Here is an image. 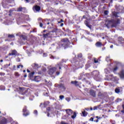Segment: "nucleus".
Returning <instances> with one entry per match:
<instances>
[{
  "label": "nucleus",
  "instance_id": "f257e3e1",
  "mask_svg": "<svg viewBox=\"0 0 124 124\" xmlns=\"http://www.w3.org/2000/svg\"><path fill=\"white\" fill-rule=\"evenodd\" d=\"M105 25L108 29L111 27V28H116L118 25H120V21L119 19H117L116 20L111 19L109 20L108 19H106L105 21Z\"/></svg>",
  "mask_w": 124,
  "mask_h": 124
},
{
  "label": "nucleus",
  "instance_id": "f03ea898",
  "mask_svg": "<svg viewBox=\"0 0 124 124\" xmlns=\"http://www.w3.org/2000/svg\"><path fill=\"white\" fill-rule=\"evenodd\" d=\"M68 45H69V41L66 38L62 39L59 44L60 47H63L64 49L68 47Z\"/></svg>",
  "mask_w": 124,
  "mask_h": 124
},
{
  "label": "nucleus",
  "instance_id": "7ed1b4c3",
  "mask_svg": "<svg viewBox=\"0 0 124 124\" xmlns=\"http://www.w3.org/2000/svg\"><path fill=\"white\" fill-rule=\"evenodd\" d=\"M57 71V68L56 67H53L49 69L48 71V74L49 75H53L55 72Z\"/></svg>",
  "mask_w": 124,
  "mask_h": 124
},
{
  "label": "nucleus",
  "instance_id": "20e7f679",
  "mask_svg": "<svg viewBox=\"0 0 124 124\" xmlns=\"http://www.w3.org/2000/svg\"><path fill=\"white\" fill-rule=\"evenodd\" d=\"M41 9V8L40 7V6L38 5H35L33 7V10L34 12H39Z\"/></svg>",
  "mask_w": 124,
  "mask_h": 124
},
{
  "label": "nucleus",
  "instance_id": "39448f33",
  "mask_svg": "<svg viewBox=\"0 0 124 124\" xmlns=\"http://www.w3.org/2000/svg\"><path fill=\"white\" fill-rule=\"evenodd\" d=\"M23 115L25 117H27V116H29L30 115V112H29L27 110V106H25L24 108L23 109Z\"/></svg>",
  "mask_w": 124,
  "mask_h": 124
},
{
  "label": "nucleus",
  "instance_id": "423d86ee",
  "mask_svg": "<svg viewBox=\"0 0 124 124\" xmlns=\"http://www.w3.org/2000/svg\"><path fill=\"white\" fill-rule=\"evenodd\" d=\"M123 41H124V39L122 37H119L118 38V44L116 43V45L117 46H119L120 44H122V43H124Z\"/></svg>",
  "mask_w": 124,
  "mask_h": 124
},
{
  "label": "nucleus",
  "instance_id": "0eeeda50",
  "mask_svg": "<svg viewBox=\"0 0 124 124\" xmlns=\"http://www.w3.org/2000/svg\"><path fill=\"white\" fill-rule=\"evenodd\" d=\"M119 75L121 79H124V70H122Z\"/></svg>",
  "mask_w": 124,
  "mask_h": 124
},
{
  "label": "nucleus",
  "instance_id": "6e6552de",
  "mask_svg": "<svg viewBox=\"0 0 124 124\" xmlns=\"http://www.w3.org/2000/svg\"><path fill=\"white\" fill-rule=\"evenodd\" d=\"M18 52L16 50H12L11 53H9L10 56H16L17 55Z\"/></svg>",
  "mask_w": 124,
  "mask_h": 124
},
{
  "label": "nucleus",
  "instance_id": "1a4fd4ad",
  "mask_svg": "<svg viewBox=\"0 0 124 124\" xmlns=\"http://www.w3.org/2000/svg\"><path fill=\"white\" fill-rule=\"evenodd\" d=\"M68 116H71L72 114H73V111L70 109L65 110Z\"/></svg>",
  "mask_w": 124,
  "mask_h": 124
},
{
  "label": "nucleus",
  "instance_id": "9d476101",
  "mask_svg": "<svg viewBox=\"0 0 124 124\" xmlns=\"http://www.w3.org/2000/svg\"><path fill=\"white\" fill-rule=\"evenodd\" d=\"M41 80V77L39 76H35L34 78L35 82H39Z\"/></svg>",
  "mask_w": 124,
  "mask_h": 124
},
{
  "label": "nucleus",
  "instance_id": "9b49d317",
  "mask_svg": "<svg viewBox=\"0 0 124 124\" xmlns=\"http://www.w3.org/2000/svg\"><path fill=\"white\" fill-rule=\"evenodd\" d=\"M17 11L18 12H20V11H22V12H25V11H26V8L20 7L17 9Z\"/></svg>",
  "mask_w": 124,
  "mask_h": 124
},
{
  "label": "nucleus",
  "instance_id": "f8f14e48",
  "mask_svg": "<svg viewBox=\"0 0 124 124\" xmlns=\"http://www.w3.org/2000/svg\"><path fill=\"white\" fill-rule=\"evenodd\" d=\"M20 38H22V39H23V40H27L28 39V37H27V36L24 35H21L20 36Z\"/></svg>",
  "mask_w": 124,
  "mask_h": 124
},
{
  "label": "nucleus",
  "instance_id": "ddd939ff",
  "mask_svg": "<svg viewBox=\"0 0 124 124\" xmlns=\"http://www.w3.org/2000/svg\"><path fill=\"white\" fill-rule=\"evenodd\" d=\"M50 33H51V32L46 33V34H43V36L44 37H45V38H47V37H49V36H50Z\"/></svg>",
  "mask_w": 124,
  "mask_h": 124
},
{
  "label": "nucleus",
  "instance_id": "4468645a",
  "mask_svg": "<svg viewBox=\"0 0 124 124\" xmlns=\"http://www.w3.org/2000/svg\"><path fill=\"white\" fill-rule=\"evenodd\" d=\"M90 94L94 97L95 96V92L93 90L90 91Z\"/></svg>",
  "mask_w": 124,
  "mask_h": 124
},
{
  "label": "nucleus",
  "instance_id": "2eb2a0df",
  "mask_svg": "<svg viewBox=\"0 0 124 124\" xmlns=\"http://www.w3.org/2000/svg\"><path fill=\"white\" fill-rule=\"evenodd\" d=\"M118 14H119L118 12H112V15L113 16H114V17H119V16H118Z\"/></svg>",
  "mask_w": 124,
  "mask_h": 124
},
{
  "label": "nucleus",
  "instance_id": "dca6fc26",
  "mask_svg": "<svg viewBox=\"0 0 124 124\" xmlns=\"http://www.w3.org/2000/svg\"><path fill=\"white\" fill-rule=\"evenodd\" d=\"M33 75H34V72H32L29 74V77L30 78V79H31V78L33 77Z\"/></svg>",
  "mask_w": 124,
  "mask_h": 124
},
{
  "label": "nucleus",
  "instance_id": "f3484780",
  "mask_svg": "<svg viewBox=\"0 0 124 124\" xmlns=\"http://www.w3.org/2000/svg\"><path fill=\"white\" fill-rule=\"evenodd\" d=\"M96 46L97 47H100V46H102V44L101 42H98L96 43Z\"/></svg>",
  "mask_w": 124,
  "mask_h": 124
},
{
  "label": "nucleus",
  "instance_id": "a211bd4d",
  "mask_svg": "<svg viewBox=\"0 0 124 124\" xmlns=\"http://www.w3.org/2000/svg\"><path fill=\"white\" fill-rule=\"evenodd\" d=\"M71 84H73L74 85H75V86H79L78 84V82L77 81H71Z\"/></svg>",
  "mask_w": 124,
  "mask_h": 124
},
{
  "label": "nucleus",
  "instance_id": "6ab92c4d",
  "mask_svg": "<svg viewBox=\"0 0 124 124\" xmlns=\"http://www.w3.org/2000/svg\"><path fill=\"white\" fill-rule=\"evenodd\" d=\"M111 80L112 81H118L119 80V78L116 77H112V78H111Z\"/></svg>",
  "mask_w": 124,
  "mask_h": 124
},
{
  "label": "nucleus",
  "instance_id": "aec40b11",
  "mask_svg": "<svg viewBox=\"0 0 124 124\" xmlns=\"http://www.w3.org/2000/svg\"><path fill=\"white\" fill-rule=\"evenodd\" d=\"M61 66H62V63H60L56 65V67H59V69H62Z\"/></svg>",
  "mask_w": 124,
  "mask_h": 124
},
{
  "label": "nucleus",
  "instance_id": "412c9836",
  "mask_svg": "<svg viewBox=\"0 0 124 124\" xmlns=\"http://www.w3.org/2000/svg\"><path fill=\"white\" fill-rule=\"evenodd\" d=\"M32 66L34 68H38V64L36 63H34L32 64Z\"/></svg>",
  "mask_w": 124,
  "mask_h": 124
},
{
  "label": "nucleus",
  "instance_id": "4be33fe9",
  "mask_svg": "<svg viewBox=\"0 0 124 124\" xmlns=\"http://www.w3.org/2000/svg\"><path fill=\"white\" fill-rule=\"evenodd\" d=\"M82 114L83 117H86V116L88 115V112H86V111L84 110V111L82 112Z\"/></svg>",
  "mask_w": 124,
  "mask_h": 124
},
{
  "label": "nucleus",
  "instance_id": "5701e85b",
  "mask_svg": "<svg viewBox=\"0 0 124 124\" xmlns=\"http://www.w3.org/2000/svg\"><path fill=\"white\" fill-rule=\"evenodd\" d=\"M89 121H91V122H95L96 123H98V119H97L96 121L94 120L93 121V118L91 117Z\"/></svg>",
  "mask_w": 124,
  "mask_h": 124
},
{
  "label": "nucleus",
  "instance_id": "b1692460",
  "mask_svg": "<svg viewBox=\"0 0 124 124\" xmlns=\"http://www.w3.org/2000/svg\"><path fill=\"white\" fill-rule=\"evenodd\" d=\"M8 38H14L15 36L13 34H8Z\"/></svg>",
  "mask_w": 124,
  "mask_h": 124
},
{
  "label": "nucleus",
  "instance_id": "393cba45",
  "mask_svg": "<svg viewBox=\"0 0 124 124\" xmlns=\"http://www.w3.org/2000/svg\"><path fill=\"white\" fill-rule=\"evenodd\" d=\"M77 113L76 112H74L73 115L71 116L72 119H75L76 118Z\"/></svg>",
  "mask_w": 124,
  "mask_h": 124
},
{
  "label": "nucleus",
  "instance_id": "a878e982",
  "mask_svg": "<svg viewBox=\"0 0 124 124\" xmlns=\"http://www.w3.org/2000/svg\"><path fill=\"white\" fill-rule=\"evenodd\" d=\"M49 102H45L44 103V107H46V106H48V104H49Z\"/></svg>",
  "mask_w": 124,
  "mask_h": 124
},
{
  "label": "nucleus",
  "instance_id": "bb28decb",
  "mask_svg": "<svg viewBox=\"0 0 124 124\" xmlns=\"http://www.w3.org/2000/svg\"><path fill=\"white\" fill-rule=\"evenodd\" d=\"M118 69H119V68L118 67H115L114 68H113V72L115 73L116 72V71H117V70H118Z\"/></svg>",
  "mask_w": 124,
  "mask_h": 124
},
{
  "label": "nucleus",
  "instance_id": "cd10ccee",
  "mask_svg": "<svg viewBox=\"0 0 124 124\" xmlns=\"http://www.w3.org/2000/svg\"><path fill=\"white\" fill-rule=\"evenodd\" d=\"M106 61H107V62H110V61H111V59H110V57L108 56L107 57L106 59Z\"/></svg>",
  "mask_w": 124,
  "mask_h": 124
},
{
  "label": "nucleus",
  "instance_id": "c85d7f7f",
  "mask_svg": "<svg viewBox=\"0 0 124 124\" xmlns=\"http://www.w3.org/2000/svg\"><path fill=\"white\" fill-rule=\"evenodd\" d=\"M0 90H1V91H4V90H5V87H4V86H0Z\"/></svg>",
  "mask_w": 124,
  "mask_h": 124
},
{
  "label": "nucleus",
  "instance_id": "c756f323",
  "mask_svg": "<svg viewBox=\"0 0 124 124\" xmlns=\"http://www.w3.org/2000/svg\"><path fill=\"white\" fill-rule=\"evenodd\" d=\"M85 25L87 26V27H88L89 29H91L92 26L91 25H89V23L88 22L85 23Z\"/></svg>",
  "mask_w": 124,
  "mask_h": 124
},
{
  "label": "nucleus",
  "instance_id": "7c9ffc66",
  "mask_svg": "<svg viewBox=\"0 0 124 124\" xmlns=\"http://www.w3.org/2000/svg\"><path fill=\"white\" fill-rule=\"evenodd\" d=\"M6 124V120H3L1 122V124Z\"/></svg>",
  "mask_w": 124,
  "mask_h": 124
},
{
  "label": "nucleus",
  "instance_id": "2f4dec72",
  "mask_svg": "<svg viewBox=\"0 0 124 124\" xmlns=\"http://www.w3.org/2000/svg\"><path fill=\"white\" fill-rule=\"evenodd\" d=\"M115 93H120V89L116 88L115 90Z\"/></svg>",
  "mask_w": 124,
  "mask_h": 124
},
{
  "label": "nucleus",
  "instance_id": "473e14b6",
  "mask_svg": "<svg viewBox=\"0 0 124 124\" xmlns=\"http://www.w3.org/2000/svg\"><path fill=\"white\" fill-rule=\"evenodd\" d=\"M93 74H96L97 75H98L99 74V72L97 71H95L93 72Z\"/></svg>",
  "mask_w": 124,
  "mask_h": 124
},
{
  "label": "nucleus",
  "instance_id": "72a5a7b5",
  "mask_svg": "<svg viewBox=\"0 0 124 124\" xmlns=\"http://www.w3.org/2000/svg\"><path fill=\"white\" fill-rule=\"evenodd\" d=\"M15 76L16 77H19V76H20V75L19 74V73L18 72H16L15 73Z\"/></svg>",
  "mask_w": 124,
  "mask_h": 124
},
{
  "label": "nucleus",
  "instance_id": "f704fd0d",
  "mask_svg": "<svg viewBox=\"0 0 124 124\" xmlns=\"http://www.w3.org/2000/svg\"><path fill=\"white\" fill-rule=\"evenodd\" d=\"M59 98H60V99L61 100H62V99H63V98H64V96H63V95H60Z\"/></svg>",
  "mask_w": 124,
  "mask_h": 124
},
{
  "label": "nucleus",
  "instance_id": "c9c22d12",
  "mask_svg": "<svg viewBox=\"0 0 124 124\" xmlns=\"http://www.w3.org/2000/svg\"><path fill=\"white\" fill-rule=\"evenodd\" d=\"M70 97H66L65 98V100H66L67 101H68V102H69V101H70Z\"/></svg>",
  "mask_w": 124,
  "mask_h": 124
},
{
  "label": "nucleus",
  "instance_id": "e433bc0d",
  "mask_svg": "<svg viewBox=\"0 0 124 124\" xmlns=\"http://www.w3.org/2000/svg\"><path fill=\"white\" fill-rule=\"evenodd\" d=\"M60 87L63 88V90H65V87H64V85H63V84H61Z\"/></svg>",
  "mask_w": 124,
  "mask_h": 124
},
{
  "label": "nucleus",
  "instance_id": "4c0bfd02",
  "mask_svg": "<svg viewBox=\"0 0 124 124\" xmlns=\"http://www.w3.org/2000/svg\"><path fill=\"white\" fill-rule=\"evenodd\" d=\"M108 13H109V11H105L104 12L105 15H108Z\"/></svg>",
  "mask_w": 124,
  "mask_h": 124
},
{
  "label": "nucleus",
  "instance_id": "58836bf2",
  "mask_svg": "<svg viewBox=\"0 0 124 124\" xmlns=\"http://www.w3.org/2000/svg\"><path fill=\"white\" fill-rule=\"evenodd\" d=\"M78 59H81V58H82V54H78Z\"/></svg>",
  "mask_w": 124,
  "mask_h": 124
},
{
  "label": "nucleus",
  "instance_id": "ea45409f",
  "mask_svg": "<svg viewBox=\"0 0 124 124\" xmlns=\"http://www.w3.org/2000/svg\"><path fill=\"white\" fill-rule=\"evenodd\" d=\"M94 63H97V62H98V61L96 60V59L94 58Z\"/></svg>",
  "mask_w": 124,
  "mask_h": 124
},
{
  "label": "nucleus",
  "instance_id": "a19ab883",
  "mask_svg": "<svg viewBox=\"0 0 124 124\" xmlns=\"http://www.w3.org/2000/svg\"><path fill=\"white\" fill-rule=\"evenodd\" d=\"M39 24H40V28H42V27H43V24H42V22H39Z\"/></svg>",
  "mask_w": 124,
  "mask_h": 124
},
{
  "label": "nucleus",
  "instance_id": "79ce46f5",
  "mask_svg": "<svg viewBox=\"0 0 124 124\" xmlns=\"http://www.w3.org/2000/svg\"><path fill=\"white\" fill-rule=\"evenodd\" d=\"M0 75L1 76H4V75H5V74H4V73H0Z\"/></svg>",
  "mask_w": 124,
  "mask_h": 124
},
{
  "label": "nucleus",
  "instance_id": "37998d69",
  "mask_svg": "<svg viewBox=\"0 0 124 124\" xmlns=\"http://www.w3.org/2000/svg\"><path fill=\"white\" fill-rule=\"evenodd\" d=\"M27 54H28V56H30L31 55V52L30 51H29L28 50L26 51Z\"/></svg>",
  "mask_w": 124,
  "mask_h": 124
},
{
  "label": "nucleus",
  "instance_id": "c03bdc74",
  "mask_svg": "<svg viewBox=\"0 0 124 124\" xmlns=\"http://www.w3.org/2000/svg\"><path fill=\"white\" fill-rule=\"evenodd\" d=\"M122 107L123 108V110H121L122 113H124V105L122 106Z\"/></svg>",
  "mask_w": 124,
  "mask_h": 124
},
{
  "label": "nucleus",
  "instance_id": "a18cd8bd",
  "mask_svg": "<svg viewBox=\"0 0 124 124\" xmlns=\"http://www.w3.org/2000/svg\"><path fill=\"white\" fill-rule=\"evenodd\" d=\"M13 11V10H10V14H9V16H11V13H12V12Z\"/></svg>",
  "mask_w": 124,
  "mask_h": 124
},
{
  "label": "nucleus",
  "instance_id": "49530a36",
  "mask_svg": "<svg viewBox=\"0 0 124 124\" xmlns=\"http://www.w3.org/2000/svg\"><path fill=\"white\" fill-rule=\"evenodd\" d=\"M34 114H35V115H37V110H34Z\"/></svg>",
  "mask_w": 124,
  "mask_h": 124
},
{
  "label": "nucleus",
  "instance_id": "de8ad7c7",
  "mask_svg": "<svg viewBox=\"0 0 124 124\" xmlns=\"http://www.w3.org/2000/svg\"><path fill=\"white\" fill-rule=\"evenodd\" d=\"M93 110H97V107H94L93 108Z\"/></svg>",
  "mask_w": 124,
  "mask_h": 124
},
{
  "label": "nucleus",
  "instance_id": "09e8293b",
  "mask_svg": "<svg viewBox=\"0 0 124 124\" xmlns=\"http://www.w3.org/2000/svg\"><path fill=\"white\" fill-rule=\"evenodd\" d=\"M46 110H47V111H48V112H49V111H50V107L47 108H46Z\"/></svg>",
  "mask_w": 124,
  "mask_h": 124
},
{
  "label": "nucleus",
  "instance_id": "8fccbe9b",
  "mask_svg": "<svg viewBox=\"0 0 124 124\" xmlns=\"http://www.w3.org/2000/svg\"><path fill=\"white\" fill-rule=\"evenodd\" d=\"M43 57H47V54H46V53H44V54H43Z\"/></svg>",
  "mask_w": 124,
  "mask_h": 124
},
{
  "label": "nucleus",
  "instance_id": "3c124183",
  "mask_svg": "<svg viewBox=\"0 0 124 124\" xmlns=\"http://www.w3.org/2000/svg\"><path fill=\"white\" fill-rule=\"evenodd\" d=\"M121 100H122L121 99H117V102H119V101H121Z\"/></svg>",
  "mask_w": 124,
  "mask_h": 124
},
{
  "label": "nucleus",
  "instance_id": "603ef678",
  "mask_svg": "<svg viewBox=\"0 0 124 124\" xmlns=\"http://www.w3.org/2000/svg\"><path fill=\"white\" fill-rule=\"evenodd\" d=\"M31 0H25V1H26V2H30V1Z\"/></svg>",
  "mask_w": 124,
  "mask_h": 124
},
{
  "label": "nucleus",
  "instance_id": "864d4df0",
  "mask_svg": "<svg viewBox=\"0 0 124 124\" xmlns=\"http://www.w3.org/2000/svg\"><path fill=\"white\" fill-rule=\"evenodd\" d=\"M57 75H60V72H56Z\"/></svg>",
  "mask_w": 124,
  "mask_h": 124
},
{
  "label": "nucleus",
  "instance_id": "5fc2aeb1",
  "mask_svg": "<svg viewBox=\"0 0 124 124\" xmlns=\"http://www.w3.org/2000/svg\"><path fill=\"white\" fill-rule=\"evenodd\" d=\"M50 59H55V58H54V56H51L50 57Z\"/></svg>",
  "mask_w": 124,
  "mask_h": 124
},
{
  "label": "nucleus",
  "instance_id": "6e6d98bb",
  "mask_svg": "<svg viewBox=\"0 0 124 124\" xmlns=\"http://www.w3.org/2000/svg\"><path fill=\"white\" fill-rule=\"evenodd\" d=\"M63 26V23H62L61 25H60V27H62Z\"/></svg>",
  "mask_w": 124,
  "mask_h": 124
},
{
  "label": "nucleus",
  "instance_id": "4d7b16f0",
  "mask_svg": "<svg viewBox=\"0 0 124 124\" xmlns=\"http://www.w3.org/2000/svg\"><path fill=\"white\" fill-rule=\"evenodd\" d=\"M20 67H21V68H23V67H24L23 65H20Z\"/></svg>",
  "mask_w": 124,
  "mask_h": 124
},
{
  "label": "nucleus",
  "instance_id": "13d9d810",
  "mask_svg": "<svg viewBox=\"0 0 124 124\" xmlns=\"http://www.w3.org/2000/svg\"><path fill=\"white\" fill-rule=\"evenodd\" d=\"M12 124H18V123H17L16 122H14Z\"/></svg>",
  "mask_w": 124,
  "mask_h": 124
},
{
  "label": "nucleus",
  "instance_id": "bf43d9fd",
  "mask_svg": "<svg viewBox=\"0 0 124 124\" xmlns=\"http://www.w3.org/2000/svg\"><path fill=\"white\" fill-rule=\"evenodd\" d=\"M96 119H100V117L98 116H96Z\"/></svg>",
  "mask_w": 124,
  "mask_h": 124
},
{
  "label": "nucleus",
  "instance_id": "052dcab7",
  "mask_svg": "<svg viewBox=\"0 0 124 124\" xmlns=\"http://www.w3.org/2000/svg\"><path fill=\"white\" fill-rule=\"evenodd\" d=\"M27 72H28V73H30V72H31V71L27 69Z\"/></svg>",
  "mask_w": 124,
  "mask_h": 124
},
{
  "label": "nucleus",
  "instance_id": "680f3d73",
  "mask_svg": "<svg viewBox=\"0 0 124 124\" xmlns=\"http://www.w3.org/2000/svg\"><path fill=\"white\" fill-rule=\"evenodd\" d=\"M20 65H17V68H20Z\"/></svg>",
  "mask_w": 124,
  "mask_h": 124
},
{
  "label": "nucleus",
  "instance_id": "e2e57ef3",
  "mask_svg": "<svg viewBox=\"0 0 124 124\" xmlns=\"http://www.w3.org/2000/svg\"><path fill=\"white\" fill-rule=\"evenodd\" d=\"M49 115H50V114H49V113H47V117H49Z\"/></svg>",
  "mask_w": 124,
  "mask_h": 124
},
{
  "label": "nucleus",
  "instance_id": "0e129e2a",
  "mask_svg": "<svg viewBox=\"0 0 124 124\" xmlns=\"http://www.w3.org/2000/svg\"><path fill=\"white\" fill-rule=\"evenodd\" d=\"M61 23H62V22H63V20L62 19H61Z\"/></svg>",
  "mask_w": 124,
  "mask_h": 124
},
{
  "label": "nucleus",
  "instance_id": "69168bd1",
  "mask_svg": "<svg viewBox=\"0 0 124 124\" xmlns=\"http://www.w3.org/2000/svg\"><path fill=\"white\" fill-rule=\"evenodd\" d=\"M19 90H20V91H21V90H23V88H19Z\"/></svg>",
  "mask_w": 124,
  "mask_h": 124
},
{
  "label": "nucleus",
  "instance_id": "338daca9",
  "mask_svg": "<svg viewBox=\"0 0 124 124\" xmlns=\"http://www.w3.org/2000/svg\"><path fill=\"white\" fill-rule=\"evenodd\" d=\"M24 77H25V78H26V77H27V74L24 75Z\"/></svg>",
  "mask_w": 124,
  "mask_h": 124
},
{
  "label": "nucleus",
  "instance_id": "774afa93",
  "mask_svg": "<svg viewBox=\"0 0 124 124\" xmlns=\"http://www.w3.org/2000/svg\"><path fill=\"white\" fill-rule=\"evenodd\" d=\"M110 48H113V45L110 46Z\"/></svg>",
  "mask_w": 124,
  "mask_h": 124
}]
</instances>
